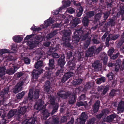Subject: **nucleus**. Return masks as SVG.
<instances>
[{
    "mask_svg": "<svg viewBox=\"0 0 124 124\" xmlns=\"http://www.w3.org/2000/svg\"><path fill=\"white\" fill-rule=\"evenodd\" d=\"M23 38L19 36H15L13 37V39L14 41L17 43L20 42L22 40Z\"/></svg>",
    "mask_w": 124,
    "mask_h": 124,
    "instance_id": "37",
    "label": "nucleus"
},
{
    "mask_svg": "<svg viewBox=\"0 0 124 124\" xmlns=\"http://www.w3.org/2000/svg\"><path fill=\"white\" fill-rule=\"evenodd\" d=\"M59 108V104H56L53 107V110L51 113L52 115L54 114L57 111Z\"/></svg>",
    "mask_w": 124,
    "mask_h": 124,
    "instance_id": "44",
    "label": "nucleus"
},
{
    "mask_svg": "<svg viewBox=\"0 0 124 124\" xmlns=\"http://www.w3.org/2000/svg\"><path fill=\"white\" fill-rule=\"evenodd\" d=\"M84 68L82 66L80 65L77 68V70L78 73H80L82 72V71L83 70Z\"/></svg>",
    "mask_w": 124,
    "mask_h": 124,
    "instance_id": "60",
    "label": "nucleus"
},
{
    "mask_svg": "<svg viewBox=\"0 0 124 124\" xmlns=\"http://www.w3.org/2000/svg\"><path fill=\"white\" fill-rule=\"evenodd\" d=\"M25 81V79L21 81L18 83L15 86V88L13 90V92L15 93H18L20 91L22 90V86Z\"/></svg>",
    "mask_w": 124,
    "mask_h": 124,
    "instance_id": "4",
    "label": "nucleus"
},
{
    "mask_svg": "<svg viewBox=\"0 0 124 124\" xmlns=\"http://www.w3.org/2000/svg\"><path fill=\"white\" fill-rule=\"evenodd\" d=\"M9 89L8 87H5L1 92L0 95L1 96L4 97L6 94H8L9 92Z\"/></svg>",
    "mask_w": 124,
    "mask_h": 124,
    "instance_id": "32",
    "label": "nucleus"
},
{
    "mask_svg": "<svg viewBox=\"0 0 124 124\" xmlns=\"http://www.w3.org/2000/svg\"><path fill=\"white\" fill-rule=\"evenodd\" d=\"M51 121L52 124H59L60 122L59 118L56 116L52 117Z\"/></svg>",
    "mask_w": 124,
    "mask_h": 124,
    "instance_id": "30",
    "label": "nucleus"
},
{
    "mask_svg": "<svg viewBox=\"0 0 124 124\" xmlns=\"http://www.w3.org/2000/svg\"><path fill=\"white\" fill-rule=\"evenodd\" d=\"M106 76L110 80H112L113 79L114 74L113 72H111L108 73L106 75Z\"/></svg>",
    "mask_w": 124,
    "mask_h": 124,
    "instance_id": "53",
    "label": "nucleus"
},
{
    "mask_svg": "<svg viewBox=\"0 0 124 124\" xmlns=\"http://www.w3.org/2000/svg\"><path fill=\"white\" fill-rule=\"evenodd\" d=\"M83 81V79L78 78L77 79H74L72 81V83L74 85H79L82 83Z\"/></svg>",
    "mask_w": 124,
    "mask_h": 124,
    "instance_id": "26",
    "label": "nucleus"
},
{
    "mask_svg": "<svg viewBox=\"0 0 124 124\" xmlns=\"http://www.w3.org/2000/svg\"><path fill=\"white\" fill-rule=\"evenodd\" d=\"M57 46L55 48H52L49 50L50 52L52 53H55V52L59 49V47Z\"/></svg>",
    "mask_w": 124,
    "mask_h": 124,
    "instance_id": "62",
    "label": "nucleus"
},
{
    "mask_svg": "<svg viewBox=\"0 0 124 124\" xmlns=\"http://www.w3.org/2000/svg\"><path fill=\"white\" fill-rule=\"evenodd\" d=\"M40 91L38 89H35L33 95L34 96V99H37L39 98V95Z\"/></svg>",
    "mask_w": 124,
    "mask_h": 124,
    "instance_id": "35",
    "label": "nucleus"
},
{
    "mask_svg": "<svg viewBox=\"0 0 124 124\" xmlns=\"http://www.w3.org/2000/svg\"><path fill=\"white\" fill-rule=\"evenodd\" d=\"M52 23V20L50 18L45 21L44 22V25L42 26V28L45 29L49 26L50 24Z\"/></svg>",
    "mask_w": 124,
    "mask_h": 124,
    "instance_id": "15",
    "label": "nucleus"
},
{
    "mask_svg": "<svg viewBox=\"0 0 124 124\" xmlns=\"http://www.w3.org/2000/svg\"><path fill=\"white\" fill-rule=\"evenodd\" d=\"M3 112L5 114V116L7 117L6 118V121H7V119H10L13 116L15 115H16L15 116L17 117L16 119H17V111L14 110H10L7 116H6V113L4 112Z\"/></svg>",
    "mask_w": 124,
    "mask_h": 124,
    "instance_id": "10",
    "label": "nucleus"
},
{
    "mask_svg": "<svg viewBox=\"0 0 124 124\" xmlns=\"http://www.w3.org/2000/svg\"><path fill=\"white\" fill-rule=\"evenodd\" d=\"M91 38L90 37L88 38L86 40L84 43V46L86 48H87L90 44L91 41Z\"/></svg>",
    "mask_w": 124,
    "mask_h": 124,
    "instance_id": "45",
    "label": "nucleus"
},
{
    "mask_svg": "<svg viewBox=\"0 0 124 124\" xmlns=\"http://www.w3.org/2000/svg\"><path fill=\"white\" fill-rule=\"evenodd\" d=\"M76 101V97L75 95H72V96L70 99L69 102L70 103L72 104L74 103Z\"/></svg>",
    "mask_w": 124,
    "mask_h": 124,
    "instance_id": "47",
    "label": "nucleus"
},
{
    "mask_svg": "<svg viewBox=\"0 0 124 124\" xmlns=\"http://www.w3.org/2000/svg\"><path fill=\"white\" fill-rule=\"evenodd\" d=\"M70 40V39L69 41H66V40H63L64 42L63 43V45L66 48H70L72 49L73 47L71 45V44L69 42Z\"/></svg>",
    "mask_w": 124,
    "mask_h": 124,
    "instance_id": "25",
    "label": "nucleus"
},
{
    "mask_svg": "<svg viewBox=\"0 0 124 124\" xmlns=\"http://www.w3.org/2000/svg\"><path fill=\"white\" fill-rule=\"evenodd\" d=\"M65 58L64 54H62L57 61L58 66H59L61 68L63 69H64V65L66 63Z\"/></svg>",
    "mask_w": 124,
    "mask_h": 124,
    "instance_id": "6",
    "label": "nucleus"
},
{
    "mask_svg": "<svg viewBox=\"0 0 124 124\" xmlns=\"http://www.w3.org/2000/svg\"><path fill=\"white\" fill-rule=\"evenodd\" d=\"M43 116H42L43 119L46 120L47 118L49 116L50 114L47 110L45 109L42 112Z\"/></svg>",
    "mask_w": 124,
    "mask_h": 124,
    "instance_id": "28",
    "label": "nucleus"
},
{
    "mask_svg": "<svg viewBox=\"0 0 124 124\" xmlns=\"http://www.w3.org/2000/svg\"><path fill=\"white\" fill-rule=\"evenodd\" d=\"M57 96L63 99H67L68 97L70 96L71 94L70 93L67 92L66 93L59 94Z\"/></svg>",
    "mask_w": 124,
    "mask_h": 124,
    "instance_id": "22",
    "label": "nucleus"
},
{
    "mask_svg": "<svg viewBox=\"0 0 124 124\" xmlns=\"http://www.w3.org/2000/svg\"><path fill=\"white\" fill-rule=\"evenodd\" d=\"M31 29L34 31H39L41 30V29L39 27L37 28L36 27L34 26V27H32Z\"/></svg>",
    "mask_w": 124,
    "mask_h": 124,
    "instance_id": "63",
    "label": "nucleus"
},
{
    "mask_svg": "<svg viewBox=\"0 0 124 124\" xmlns=\"http://www.w3.org/2000/svg\"><path fill=\"white\" fill-rule=\"evenodd\" d=\"M81 37L77 34H74V36L72 37V41L76 43H77L79 41Z\"/></svg>",
    "mask_w": 124,
    "mask_h": 124,
    "instance_id": "27",
    "label": "nucleus"
},
{
    "mask_svg": "<svg viewBox=\"0 0 124 124\" xmlns=\"http://www.w3.org/2000/svg\"><path fill=\"white\" fill-rule=\"evenodd\" d=\"M43 70L42 69H40L38 70H33L32 71V78L33 80L35 79L38 78L39 75L42 73Z\"/></svg>",
    "mask_w": 124,
    "mask_h": 124,
    "instance_id": "8",
    "label": "nucleus"
},
{
    "mask_svg": "<svg viewBox=\"0 0 124 124\" xmlns=\"http://www.w3.org/2000/svg\"><path fill=\"white\" fill-rule=\"evenodd\" d=\"M79 19L78 18H76L74 19L72 22H71V27L72 28L76 27L77 25L79 23Z\"/></svg>",
    "mask_w": 124,
    "mask_h": 124,
    "instance_id": "21",
    "label": "nucleus"
},
{
    "mask_svg": "<svg viewBox=\"0 0 124 124\" xmlns=\"http://www.w3.org/2000/svg\"><path fill=\"white\" fill-rule=\"evenodd\" d=\"M25 94V92L24 91H23L21 93L16 94V97L18 99H20L22 98Z\"/></svg>",
    "mask_w": 124,
    "mask_h": 124,
    "instance_id": "43",
    "label": "nucleus"
},
{
    "mask_svg": "<svg viewBox=\"0 0 124 124\" xmlns=\"http://www.w3.org/2000/svg\"><path fill=\"white\" fill-rule=\"evenodd\" d=\"M109 36L110 37L111 40H115L119 37L120 35L119 34H109Z\"/></svg>",
    "mask_w": 124,
    "mask_h": 124,
    "instance_id": "31",
    "label": "nucleus"
},
{
    "mask_svg": "<svg viewBox=\"0 0 124 124\" xmlns=\"http://www.w3.org/2000/svg\"><path fill=\"white\" fill-rule=\"evenodd\" d=\"M103 63L104 65H106L108 61V57L106 55H104L102 59Z\"/></svg>",
    "mask_w": 124,
    "mask_h": 124,
    "instance_id": "61",
    "label": "nucleus"
},
{
    "mask_svg": "<svg viewBox=\"0 0 124 124\" xmlns=\"http://www.w3.org/2000/svg\"><path fill=\"white\" fill-rule=\"evenodd\" d=\"M27 110V108L26 107L24 106L21 107L20 109L17 111V120L18 121H21V118L23 116V115L25 114Z\"/></svg>",
    "mask_w": 124,
    "mask_h": 124,
    "instance_id": "2",
    "label": "nucleus"
},
{
    "mask_svg": "<svg viewBox=\"0 0 124 124\" xmlns=\"http://www.w3.org/2000/svg\"><path fill=\"white\" fill-rule=\"evenodd\" d=\"M96 120V119L95 118H92L87 121V124H93Z\"/></svg>",
    "mask_w": 124,
    "mask_h": 124,
    "instance_id": "54",
    "label": "nucleus"
},
{
    "mask_svg": "<svg viewBox=\"0 0 124 124\" xmlns=\"http://www.w3.org/2000/svg\"><path fill=\"white\" fill-rule=\"evenodd\" d=\"M109 20V21L107 23V25H110L112 27L114 26L115 24V20L113 19L110 18Z\"/></svg>",
    "mask_w": 124,
    "mask_h": 124,
    "instance_id": "38",
    "label": "nucleus"
},
{
    "mask_svg": "<svg viewBox=\"0 0 124 124\" xmlns=\"http://www.w3.org/2000/svg\"><path fill=\"white\" fill-rule=\"evenodd\" d=\"M73 72L71 71H68L65 73L61 79V82L63 83L66 82L67 80L73 76Z\"/></svg>",
    "mask_w": 124,
    "mask_h": 124,
    "instance_id": "5",
    "label": "nucleus"
},
{
    "mask_svg": "<svg viewBox=\"0 0 124 124\" xmlns=\"http://www.w3.org/2000/svg\"><path fill=\"white\" fill-rule=\"evenodd\" d=\"M117 110L119 113H123L124 111V101H120L118 104Z\"/></svg>",
    "mask_w": 124,
    "mask_h": 124,
    "instance_id": "12",
    "label": "nucleus"
},
{
    "mask_svg": "<svg viewBox=\"0 0 124 124\" xmlns=\"http://www.w3.org/2000/svg\"><path fill=\"white\" fill-rule=\"evenodd\" d=\"M92 67L94 68L95 70L98 71L100 68L99 61L98 60L95 61L92 65Z\"/></svg>",
    "mask_w": 124,
    "mask_h": 124,
    "instance_id": "17",
    "label": "nucleus"
},
{
    "mask_svg": "<svg viewBox=\"0 0 124 124\" xmlns=\"http://www.w3.org/2000/svg\"><path fill=\"white\" fill-rule=\"evenodd\" d=\"M5 114L3 112L0 111V117L2 118L0 122V124H6V118L5 116Z\"/></svg>",
    "mask_w": 124,
    "mask_h": 124,
    "instance_id": "18",
    "label": "nucleus"
},
{
    "mask_svg": "<svg viewBox=\"0 0 124 124\" xmlns=\"http://www.w3.org/2000/svg\"><path fill=\"white\" fill-rule=\"evenodd\" d=\"M119 13L122 15H123L124 13V6H120V10L119 11Z\"/></svg>",
    "mask_w": 124,
    "mask_h": 124,
    "instance_id": "64",
    "label": "nucleus"
},
{
    "mask_svg": "<svg viewBox=\"0 0 124 124\" xmlns=\"http://www.w3.org/2000/svg\"><path fill=\"white\" fill-rule=\"evenodd\" d=\"M27 45L29 47L30 49H32L35 47V44L31 41H28L27 43Z\"/></svg>",
    "mask_w": 124,
    "mask_h": 124,
    "instance_id": "50",
    "label": "nucleus"
},
{
    "mask_svg": "<svg viewBox=\"0 0 124 124\" xmlns=\"http://www.w3.org/2000/svg\"><path fill=\"white\" fill-rule=\"evenodd\" d=\"M64 70V69L60 68V69L58 70L57 72L55 73V74L56 76H58L59 77H61V76L63 75V72Z\"/></svg>",
    "mask_w": 124,
    "mask_h": 124,
    "instance_id": "42",
    "label": "nucleus"
},
{
    "mask_svg": "<svg viewBox=\"0 0 124 124\" xmlns=\"http://www.w3.org/2000/svg\"><path fill=\"white\" fill-rule=\"evenodd\" d=\"M94 12L93 11H89L87 12L85 14V16H86L89 19L91 17L94 16Z\"/></svg>",
    "mask_w": 124,
    "mask_h": 124,
    "instance_id": "33",
    "label": "nucleus"
},
{
    "mask_svg": "<svg viewBox=\"0 0 124 124\" xmlns=\"http://www.w3.org/2000/svg\"><path fill=\"white\" fill-rule=\"evenodd\" d=\"M55 62L54 59H50L49 60L48 65L49 67H46V70H52L55 68V65L54 64Z\"/></svg>",
    "mask_w": 124,
    "mask_h": 124,
    "instance_id": "9",
    "label": "nucleus"
},
{
    "mask_svg": "<svg viewBox=\"0 0 124 124\" xmlns=\"http://www.w3.org/2000/svg\"><path fill=\"white\" fill-rule=\"evenodd\" d=\"M92 83L91 82H87L84 85V90L85 92L87 90L90 89L92 86Z\"/></svg>",
    "mask_w": 124,
    "mask_h": 124,
    "instance_id": "24",
    "label": "nucleus"
},
{
    "mask_svg": "<svg viewBox=\"0 0 124 124\" xmlns=\"http://www.w3.org/2000/svg\"><path fill=\"white\" fill-rule=\"evenodd\" d=\"M101 16V14L100 13L97 14L95 15L94 20L96 22L99 21Z\"/></svg>",
    "mask_w": 124,
    "mask_h": 124,
    "instance_id": "59",
    "label": "nucleus"
},
{
    "mask_svg": "<svg viewBox=\"0 0 124 124\" xmlns=\"http://www.w3.org/2000/svg\"><path fill=\"white\" fill-rule=\"evenodd\" d=\"M50 101L51 104L54 105L55 104V99L54 96H50Z\"/></svg>",
    "mask_w": 124,
    "mask_h": 124,
    "instance_id": "52",
    "label": "nucleus"
},
{
    "mask_svg": "<svg viewBox=\"0 0 124 124\" xmlns=\"http://www.w3.org/2000/svg\"><path fill=\"white\" fill-rule=\"evenodd\" d=\"M96 47L94 46H92L89 47L85 54V57H88L92 56L94 53H95V50Z\"/></svg>",
    "mask_w": 124,
    "mask_h": 124,
    "instance_id": "7",
    "label": "nucleus"
},
{
    "mask_svg": "<svg viewBox=\"0 0 124 124\" xmlns=\"http://www.w3.org/2000/svg\"><path fill=\"white\" fill-rule=\"evenodd\" d=\"M37 120L36 118L34 117H31L28 119L24 120L22 124H36Z\"/></svg>",
    "mask_w": 124,
    "mask_h": 124,
    "instance_id": "14",
    "label": "nucleus"
},
{
    "mask_svg": "<svg viewBox=\"0 0 124 124\" xmlns=\"http://www.w3.org/2000/svg\"><path fill=\"white\" fill-rule=\"evenodd\" d=\"M116 115L114 113L109 116H108L106 118L107 121L109 123L111 122L113 119L116 117Z\"/></svg>",
    "mask_w": 124,
    "mask_h": 124,
    "instance_id": "23",
    "label": "nucleus"
},
{
    "mask_svg": "<svg viewBox=\"0 0 124 124\" xmlns=\"http://www.w3.org/2000/svg\"><path fill=\"white\" fill-rule=\"evenodd\" d=\"M44 101L41 99L36 101L34 106V108L39 111L42 109L44 107Z\"/></svg>",
    "mask_w": 124,
    "mask_h": 124,
    "instance_id": "3",
    "label": "nucleus"
},
{
    "mask_svg": "<svg viewBox=\"0 0 124 124\" xmlns=\"http://www.w3.org/2000/svg\"><path fill=\"white\" fill-rule=\"evenodd\" d=\"M67 59H70L73 57L72 55V52L71 51L67 52L66 54Z\"/></svg>",
    "mask_w": 124,
    "mask_h": 124,
    "instance_id": "48",
    "label": "nucleus"
},
{
    "mask_svg": "<svg viewBox=\"0 0 124 124\" xmlns=\"http://www.w3.org/2000/svg\"><path fill=\"white\" fill-rule=\"evenodd\" d=\"M33 99H34L33 90L31 89L29 90L28 97L25 98V101H24V103H26L28 102V101L31 100Z\"/></svg>",
    "mask_w": 124,
    "mask_h": 124,
    "instance_id": "11",
    "label": "nucleus"
},
{
    "mask_svg": "<svg viewBox=\"0 0 124 124\" xmlns=\"http://www.w3.org/2000/svg\"><path fill=\"white\" fill-rule=\"evenodd\" d=\"M43 61H39L37 62L35 64V67L36 68L38 69L42 66Z\"/></svg>",
    "mask_w": 124,
    "mask_h": 124,
    "instance_id": "40",
    "label": "nucleus"
},
{
    "mask_svg": "<svg viewBox=\"0 0 124 124\" xmlns=\"http://www.w3.org/2000/svg\"><path fill=\"white\" fill-rule=\"evenodd\" d=\"M52 70H48V71L46 72L44 74L45 77L47 79H49V80L52 78L51 75L52 73L51 71Z\"/></svg>",
    "mask_w": 124,
    "mask_h": 124,
    "instance_id": "39",
    "label": "nucleus"
},
{
    "mask_svg": "<svg viewBox=\"0 0 124 124\" xmlns=\"http://www.w3.org/2000/svg\"><path fill=\"white\" fill-rule=\"evenodd\" d=\"M100 105V101L97 100L96 101L93 106V110L94 113H97L98 111Z\"/></svg>",
    "mask_w": 124,
    "mask_h": 124,
    "instance_id": "13",
    "label": "nucleus"
},
{
    "mask_svg": "<svg viewBox=\"0 0 124 124\" xmlns=\"http://www.w3.org/2000/svg\"><path fill=\"white\" fill-rule=\"evenodd\" d=\"M23 60H24V63L27 65L30 64L31 60L28 57H23Z\"/></svg>",
    "mask_w": 124,
    "mask_h": 124,
    "instance_id": "49",
    "label": "nucleus"
},
{
    "mask_svg": "<svg viewBox=\"0 0 124 124\" xmlns=\"http://www.w3.org/2000/svg\"><path fill=\"white\" fill-rule=\"evenodd\" d=\"M81 116L80 118V119H83L86 120L87 116L85 112H83L81 114Z\"/></svg>",
    "mask_w": 124,
    "mask_h": 124,
    "instance_id": "51",
    "label": "nucleus"
},
{
    "mask_svg": "<svg viewBox=\"0 0 124 124\" xmlns=\"http://www.w3.org/2000/svg\"><path fill=\"white\" fill-rule=\"evenodd\" d=\"M117 92L116 90L114 89H112L109 94V95L111 97H113L115 95L116 93Z\"/></svg>",
    "mask_w": 124,
    "mask_h": 124,
    "instance_id": "58",
    "label": "nucleus"
},
{
    "mask_svg": "<svg viewBox=\"0 0 124 124\" xmlns=\"http://www.w3.org/2000/svg\"><path fill=\"white\" fill-rule=\"evenodd\" d=\"M67 64L69 66V69L70 70H73L75 68V64L73 61L70 60L68 62Z\"/></svg>",
    "mask_w": 124,
    "mask_h": 124,
    "instance_id": "19",
    "label": "nucleus"
},
{
    "mask_svg": "<svg viewBox=\"0 0 124 124\" xmlns=\"http://www.w3.org/2000/svg\"><path fill=\"white\" fill-rule=\"evenodd\" d=\"M51 83L49 81H46L44 85L45 89L48 93H50V85Z\"/></svg>",
    "mask_w": 124,
    "mask_h": 124,
    "instance_id": "20",
    "label": "nucleus"
},
{
    "mask_svg": "<svg viewBox=\"0 0 124 124\" xmlns=\"http://www.w3.org/2000/svg\"><path fill=\"white\" fill-rule=\"evenodd\" d=\"M106 81V78L103 77H101L100 78L96 79V81L98 84H100Z\"/></svg>",
    "mask_w": 124,
    "mask_h": 124,
    "instance_id": "34",
    "label": "nucleus"
},
{
    "mask_svg": "<svg viewBox=\"0 0 124 124\" xmlns=\"http://www.w3.org/2000/svg\"><path fill=\"white\" fill-rule=\"evenodd\" d=\"M6 73L9 75H12L14 73V72L13 70V68H11L7 70L6 71Z\"/></svg>",
    "mask_w": 124,
    "mask_h": 124,
    "instance_id": "55",
    "label": "nucleus"
},
{
    "mask_svg": "<svg viewBox=\"0 0 124 124\" xmlns=\"http://www.w3.org/2000/svg\"><path fill=\"white\" fill-rule=\"evenodd\" d=\"M97 35H95L93 37L92 41L94 44H98L100 43V41L97 40Z\"/></svg>",
    "mask_w": 124,
    "mask_h": 124,
    "instance_id": "46",
    "label": "nucleus"
},
{
    "mask_svg": "<svg viewBox=\"0 0 124 124\" xmlns=\"http://www.w3.org/2000/svg\"><path fill=\"white\" fill-rule=\"evenodd\" d=\"M83 31L79 29V30H76L74 32V34H77V35H79L80 37H81V35L83 33Z\"/></svg>",
    "mask_w": 124,
    "mask_h": 124,
    "instance_id": "57",
    "label": "nucleus"
},
{
    "mask_svg": "<svg viewBox=\"0 0 124 124\" xmlns=\"http://www.w3.org/2000/svg\"><path fill=\"white\" fill-rule=\"evenodd\" d=\"M82 18V24L84 27H88L89 24V19L84 16Z\"/></svg>",
    "mask_w": 124,
    "mask_h": 124,
    "instance_id": "16",
    "label": "nucleus"
},
{
    "mask_svg": "<svg viewBox=\"0 0 124 124\" xmlns=\"http://www.w3.org/2000/svg\"><path fill=\"white\" fill-rule=\"evenodd\" d=\"M57 33L56 30H54L51 33L48 34L47 35V38L48 39H50L54 36Z\"/></svg>",
    "mask_w": 124,
    "mask_h": 124,
    "instance_id": "36",
    "label": "nucleus"
},
{
    "mask_svg": "<svg viewBox=\"0 0 124 124\" xmlns=\"http://www.w3.org/2000/svg\"><path fill=\"white\" fill-rule=\"evenodd\" d=\"M70 0H63L62 1V2L63 4V6L65 7H69L70 6L71 2Z\"/></svg>",
    "mask_w": 124,
    "mask_h": 124,
    "instance_id": "41",
    "label": "nucleus"
},
{
    "mask_svg": "<svg viewBox=\"0 0 124 124\" xmlns=\"http://www.w3.org/2000/svg\"><path fill=\"white\" fill-rule=\"evenodd\" d=\"M87 103L85 102L79 101L77 103L76 105L78 107H79L80 106H84L85 107L86 106Z\"/></svg>",
    "mask_w": 124,
    "mask_h": 124,
    "instance_id": "56",
    "label": "nucleus"
},
{
    "mask_svg": "<svg viewBox=\"0 0 124 124\" xmlns=\"http://www.w3.org/2000/svg\"><path fill=\"white\" fill-rule=\"evenodd\" d=\"M62 32L63 34L62 37L63 40L69 41L70 39L71 30L69 29L68 30L65 29L62 31Z\"/></svg>",
    "mask_w": 124,
    "mask_h": 124,
    "instance_id": "1",
    "label": "nucleus"
},
{
    "mask_svg": "<svg viewBox=\"0 0 124 124\" xmlns=\"http://www.w3.org/2000/svg\"><path fill=\"white\" fill-rule=\"evenodd\" d=\"M6 70V69L5 67H0V77L2 79H4L3 76L5 74V71Z\"/></svg>",
    "mask_w": 124,
    "mask_h": 124,
    "instance_id": "29",
    "label": "nucleus"
}]
</instances>
